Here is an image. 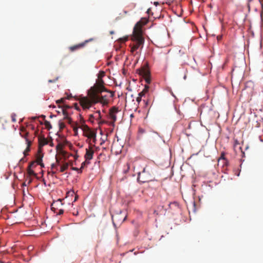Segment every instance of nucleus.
Returning <instances> with one entry per match:
<instances>
[{"label": "nucleus", "mask_w": 263, "mask_h": 263, "mask_svg": "<svg viewBox=\"0 0 263 263\" xmlns=\"http://www.w3.org/2000/svg\"><path fill=\"white\" fill-rule=\"evenodd\" d=\"M108 95H103V92H91L88 95V97H82L80 100V103L83 109H89L92 105L100 103L103 105H107L109 99L114 97V92L107 89Z\"/></svg>", "instance_id": "1"}, {"label": "nucleus", "mask_w": 263, "mask_h": 263, "mask_svg": "<svg viewBox=\"0 0 263 263\" xmlns=\"http://www.w3.org/2000/svg\"><path fill=\"white\" fill-rule=\"evenodd\" d=\"M146 24V22H142L141 21L138 22L134 26L133 35L131 40L133 43L130 44V52L134 54L135 52L138 49L142 48L144 43V38L143 36V31L142 27Z\"/></svg>", "instance_id": "2"}, {"label": "nucleus", "mask_w": 263, "mask_h": 263, "mask_svg": "<svg viewBox=\"0 0 263 263\" xmlns=\"http://www.w3.org/2000/svg\"><path fill=\"white\" fill-rule=\"evenodd\" d=\"M154 174L153 169L149 166H145L142 172H139L137 180L144 183L154 180Z\"/></svg>", "instance_id": "3"}, {"label": "nucleus", "mask_w": 263, "mask_h": 263, "mask_svg": "<svg viewBox=\"0 0 263 263\" xmlns=\"http://www.w3.org/2000/svg\"><path fill=\"white\" fill-rule=\"evenodd\" d=\"M104 81L102 79H98L96 83L94 85L90 88L88 90L87 95L91 92H103L104 91H107V89L104 87Z\"/></svg>", "instance_id": "4"}, {"label": "nucleus", "mask_w": 263, "mask_h": 263, "mask_svg": "<svg viewBox=\"0 0 263 263\" xmlns=\"http://www.w3.org/2000/svg\"><path fill=\"white\" fill-rule=\"evenodd\" d=\"M63 199H59L54 201L51 205V210L55 214H63L64 209L63 208Z\"/></svg>", "instance_id": "5"}, {"label": "nucleus", "mask_w": 263, "mask_h": 263, "mask_svg": "<svg viewBox=\"0 0 263 263\" xmlns=\"http://www.w3.org/2000/svg\"><path fill=\"white\" fill-rule=\"evenodd\" d=\"M59 108L60 110H57V112L58 114L61 113V112L63 113L64 115V120H67L68 123L69 124H71L72 120L69 117V112L67 111L68 109L70 108V106L67 105H64L63 106H59Z\"/></svg>", "instance_id": "6"}, {"label": "nucleus", "mask_w": 263, "mask_h": 263, "mask_svg": "<svg viewBox=\"0 0 263 263\" xmlns=\"http://www.w3.org/2000/svg\"><path fill=\"white\" fill-rule=\"evenodd\" d=\"M139 74L141 75L145 80L147 84L151 83V73L147 67H142L139 69Z\"/></svg>", "instance_id": "7"}, {"label": "nucleus", "mask_w": 263, "mask_h": 263, "mask_svg": "<svg viewBox=\"0 0 263 263\" xmlns=\"http://www.w3.org/2000/svg\"><path fill=\"white\" fill-rule=\"evenodd\" d=\"M93 154L94 151L92 149L91 144H90L89 147L88 148H86V153L84 156L86 163L90 164V160L93 158Z\"/></svg>", "instance_id": "8"}, {"label": "nucleus", "mask_w": 263, "mask_h": 263, "mask_svg": "<svg viewBox=\"0 0 263 263\" xmlns=\"http://www.w3.org/2000/svg\"><path fill=\"white\" fill-rule=\"evenodd\" d=\"M80 116V121L79 123L77 122H71V126L73 127V130L76 133L79 128H81L82 130L83 129V127L84 125H86L85 124V120L83 119L81 115Z\"/></svg>", "instance_id": "9"}, {"label": "nucleus", "mask_w": 263, "mask_h": 263, "mask_svg": "<svg viewBox=\"0 0 263 263\" xmlns=\"http://www.w3.org/2000/svg\"><path fill=\"white\" fill-rule=\"evenodd\" d=\"M83 130L84 132V135L88 138H92L96 139V134L92 131L87 125H84Z\"/></svg>", "instance_id": "10"}, {"label": "nucleus", "mask_w": 263, "mask_h": 263, "mask_svg": "<svg viewBox=\"0 0 263 263\" xmlns=\"http://www.w3.org/2000/svg\"><path fill=\"white\" fill-rule=\"evenodd\" d=\"M88 40H86L85 42L80 43L79 44L72 46L69 47V49L71 52H73L75 50L80 49L85 46L86 44L88 42Z\"/></svg>", "instance_id": "11"}, {"label": "nucleus", "mask_w": 263, "mask_h": 263, "mask_svg": "<svg viewBox=\"0 0 263 263\" xmlns=\"http://www.w3.org/2000/svg\"><path fill=\"white\" fill-rule=\"evenodd\" d=\"M121 215H111L112 221L114 224H115V223L122 222L123 221L125 220V219L126 218V216L121 217V218H120L119 217Z\"/></svg>", "instance_id": "12"}, {"label": "nucleus", "mask_w": 263, "mask_h": 263, "mask_svg": "<svg viewBox=\"0 0 263 263\" xmlns=\"http://www.w3.org/2000/svg\"><path fill=\"white\" fill-rule=\"evenodd\" d=\"M118 111V109L116 107H112L109 111V116L111 119H112L113 123L115 122L117 120L116 114Z\"/></svg>", "instance_id": "13"}, {"label": "nucleus", "mask_w": 263, "mask_h": 263, "mask_svg": "<svg viewBox=\"0 0 263 263\" xmlns=\"http://www.w3.org/2000/svg\"><path fill=\"white\" fill-rule=\"evenodd\" d=\"M43 157V154L41 152V150L39 149L36 155V162L42 167H44V164L42 162V158Z\"/></svg>", "instance_id": "14"}, {"label": "nucleus", "mask_w": 263, "mask_h": 263, "mask_svg": "<svg viewBox=\"0 0 263 263\" xmlns=\"http://www.w3.org/2000/svg\"><path fill=\"white\" fill-rule=\"evenodd\" d=\"M20 134L22 138H24L25 139L26 142L31 141L28 139L29 133L26 132L25 127H21Z\"/></svg>", "instance_id": "15"}, {"label": "nucleus", "mask_w": 263, "mask_h": 263, "mask_svg": "<svg viewBox=\"0 0 263 263\" xmlns=\"http://www.w3.org/2000/svg\"><path fill=\"white\" fill-rule=\"evenodd\" d=\"M91 117L96 120H99L101 118L100 111L97 110L94 114H91Z\"/></svg>", "instance_id": "16"}, {"label": "nucleus", "mask_w": 263, "mask_h": 263, "mask_svg": "<svg viewBox=\"0 0 263 263\" xmlns=\"http://www.w3.org/2000/svg\"><path fill=\"white\" fill-rule=\"evenodd\" d=\"M149 86L148 85H145L144 89L139 93V96L141 97L144 96L146 93L147 92Z\"/></svg>", "instance_id": "17"}, {"label": "nucleus", "mask_w": 263, "mask_h": 263, "mask_svg": "<svg viewBox=\"0 0 263 263\" xmlns=\"http://www.w3.org/2000/svg\"><path fill=\"white\" fill-rule=\"evenodd\" d=\"M26 144H27V147L23 153L25 156H27L28 155L27 153L30 151V146L31 145V141L26 142Z\"/></svg>", "instance_id": "18"}, {"label": "nucleus", "mask_w": 263, "mask_h": 263, "mask_svg": "<svg viewBox=\"0 0 263 263\" xmlns=\"http://www.w3.org/2000/svg\"><path fill=\"white\" fill-rule=\"evenodd\" d=\"M57 149L59 152V153H60L62 155H64L65 152L63 150V146L61 144L59 143L57 145Z\"/></svg>", "instance_id": "19"}, {"label": "nucleus", "mask_w": 263, "mask_h": 263, "mask_svg": "<svg viewBox=\"0 0 263 263\" xmlns=\"http://www.w3.org/2000/svg\"><path fill=\"white\" fill-rule=\"evenodd\" d=\"M68 196H74V201H76L78 198V196L76 195L73 191H70L67 193Z\"/></svg>", "instance_id": "20"}, {"label": "nucleus", "mask_w": 263, "mask_h": 263, "mask_svg": "<svg viewBox=\"0 0 263 263\" xmlns=\"http://www.w3.org/2000/svg\"><path fill=\"white\" fill-rule=\"evenodd\" d=\"M68 164L67 163H65L63 164L61 166L60 171L61 172H64L65 170H66L68 168Z\"/></svg>", "instance_id": "21"}, {"label": "nucleus", "mask_w": 263, "mask_h": 263, "mask_svg": "<svg viewBox=\"0 0 263 263\" xmlns=\"http://www.w3.org/2000/svg\"><path fill=\"white\" fill-rule=\"evenodd\" d=\"M130 168V164L129 163H127L124 166V168L123 172L124 173H127Z\"/></svg>", "instance_id": "22"}, {"label": "nucleus", "mask_w": 263, "mask_h": 263, "mask_svg": "<svg viewBox=\"0 0 263 263\" xmlns=\"http://www.w3.org/2000/svg\"><path fill=\"white\" fill-rule=\"evenodd\" d=\"M44 125L45 127L48 129H50V128H52L51 125L50 124V122L48 121H45Z\"/></svg>", "instance_id": "23"}, {"label": "nucleus", "mask_w": 263, "mask_h": 263, "mask_svg": "<svg viewBox=\"0 0 263 263\" xmlns=\"http://www.w3.org/2000/svg\"><path fill=\"white\" fill-rule=\"evenodd\" d=\"M27 173L30 176H35V174L31 168H27Z\"/></svg>", "instance_id": "24"}, {"label": "nucleus", "mask_w": 263, "mask_h": 263, "mask_svg": "<svg viewBox=\"0 0 263 263\" xmlns=\"http://www.w3.org/2000/svg\"><path fill=\"white\" fill-rule=\"evenodd\" d=\"M59 126L60 130H62L64 129L65 127V124L64 122H62L61 121H60L59 122Z\"/></svg>", "instance_id": "25"}, {"label": "nucleus", "mask_w": 263, "mask_h": 263, "mask_svg": "<svg viewBox=\"0 0 263 263\" xmlns=\"http://www.w3.org/2000/svg\"><path fill=\"white\" fill-rule=\"evenodd\" d=\"M48 143V142L46 139L45 138L43 139V140L40 139V145H44Z\"/></svg>", "instance_id": "26"}, {"label": "nucleus", "mask_w": 263, "mask_h": 263, "mask_svg": "<svg viewBox=\"0 0 263 263\" xmlns=\"http://www.w3.org/2000/svg\"><path fill=\"white\" fill-rule=\"evenodd\" d=\"M105 72L103 71H101L98 74V79H102L103 77L105 76Z\"/></svg>", "instance_id": "27"}, {"label": "nucleus", "mask_w": 263, "mask_h": 263, "mask_svg": "<svg viewBox=\"0 0 263 263\" xmlns=\"http://www.w3.org/2000/svg\"><path fill=\"white\" fill-rule=\"evenodd\" d=\"M65 100V99L64 98H61L59 100H57L56 103L59 105V104L61 103H64Z\"/></svg>", "instance_id": "28"}, {"label": "nucleus", "mask_w": 263, "mask_h": 263, "mask_svg": "<svg viewBox=\"0 0 263 263\" xmlns=\"http://www.w3.org/2000/svg\"><path fill=\"white\" fill-rule=\"evenodd\" d=\"M260 4L261 6V10L260 12L261 16H263V0H259Z\"/></svg>", "instance_id": "29"}, {"label": "nucleus", "mask_w": 263, "mask_h": 263, "mask_svg": "<svg viewBox=\"0 0 263 263\" xmlns=\"http://www.w3.org/2000/svg\"><path fill=\"white\" fill-rule=\"evenodd\" d=\"M71 169L72 170H73V171H77L79 174H80V173H81L82 172V171L81 170V169L78 168L76 167H72Z\"/></svg>", "instance_id": "30"}, {"label": "nucleus", "mask_w": 263, "mask_h": 263, "mask_svg": "<svg viewBox=\"0 0 263 263\" xmlns=\"http://www.w3.org/2000/svg\"><path fill=\"white\" fill-rule=\"evenodd\" d=\"M20 222L18 221L17 220H11V221H10L8 222V224H10V225H12L14 223H19Z\"/></svg>", "instance_id": "31"}, {"label": "nucleus", "mask_w": 263, "mask_h": 263, "mask_svg": "<svg viewBox=\"0 0 263 263\" xmlns=\"http://www.w3.org/2000/svg\"><path fill=\"white\" fill-rule=\"evenodd\" d=\"M89 164H87V163H86V160H85V161H84L83 162H82V163L81 164V167L80 168V169H81V170L82 171V169L85 167V166L86 165H88Z\"/></svg>", "instance_id": "32"}, {"label": "nucleus", "mask_w": 263, "mask_h": 263, "mask_svg": "<svg viewBox=\"0 0 263 263\" xmlns=\"http://www.w3.org/2000/svg\"><path fill=\"white\" fill-rule=\"evenodd\" d=\"M58 80V77L55 78V79L53 80H49L48 82L49 83H54Z\"/></svg>", "instance_id": "33"}, {"label": "nucleus", "mask_w": 263, "mask_h": 263, "mask_svg": "<svg viewBox=\"0 0 263 263\" xmlns=\"http://www.w3.org/2000/svg\"><path fill=\"white\" fill-rule=\"evenodd\" d=\"M11 118H12V121L13 122H16V119H15V114H12L11 115Z\"/></svg>", "instance_id": "34"}, {"label": "nucleus", "mask_w": 263, "mask_h": 263, "mask_svg": "<svg viewBox=\"0 0 263 263\" xmlns=\"http://www.w3.org/2000/svg\"><path fill=\"white\" fill-rule=\"evenodd\" d=\"M0 218H4L5 219L8 220L9 219V217L8 215L6 216V217H3V215H0Z\"/></svg>", "instance_id": "35"}, {"label": "nucleus", "mask_w": 263, "mask_h": 263, "mask_svg": "<svg viewBox=\"0 0 263 263\" xmlns=\"http://www.w3.org/2000/svg\"><path fill=\"white\" fill-rule=\"evenodd\" d=\"M142 97H141V96H139L137 98V99H136V101H137V102H138V103H140V101H141V98H142Z\"/></svg>", "instance_id": "36"}, {"label": "nucleus", "mask_w": 263, "mask_h": 263, "mask_svg": "<svg viewBox=\"0 0 263 263\" xmlns=\"http://www.w3.org/2000/svg\"><path fill=\"white\" fill-rule=\"evenodd\" d=\"M128 40V37H124V38H122V39H121L120 40L122 41V42H125L126 41H127Z\"/></svg>", "instance_id": "37"}, {"label": "nucleus", "mask_w": 263, "mask_h": 263, "mask_svg": "<svg viewBox=\"0 0 263 263\" xmlns=\"http://www.w3.org/2000/svg\"><path fill=\"white\" fill-rule=\"evenodd\" d=\"M139 132L141 134H143L145 132V130L143 129L140 128L139 129Z\"/></svg>", "instance_id": "38"}, {"label": "nucleus", "mask_w": 263, "mask_h": 263, "mask_svg": "<svg viewBox=\"0 0 263 263\" xmlns=\"http://www.w3.org/2000/svg\"><path fill=\"white\" fill-rule=\"evenodd\" d=\"M95 119L93 118V117H91V115H89V120L91 122H93V120Z\"/></svg>", "instance_id": "39"}, {"label": "nucleus", "mask_w": 263, "mask_h": 263, "mask_svg": "<svg viewBox=\"0 0 263 263\" xmlns=\"http://www.w3.org/2000/svg\"><path fill=\"white\" fill-rule=\"evenodd\" d=\"M34 164V162H31L29 165V166H28V168H31L32 167V166Z\"/></svg>", "instance_id": "40"}, {"label": "nucleus", "mask_w": 263, "mask_h": 263, "mask_svg": "<svg viewBox=\"0 0 263 263\" xmlns=\"http://www.w3.org/2000/svg\"><path fill=\"white\" fill-rule=\"evenodd\" d=\"M220 159H225V158H224V154L223 153H222L221 154V156H220Z\"/></svg>", "instance_id": "41"}, {"label": "nucleus", "mask_w": 263, "mask_h": 263, "mask_svg": "<svg viewBox=\"0 0 263 263\" xmlns=\"http://www.w3.org/2000/svg\"><path fill=\"white\" fill-rule=\"evenodd\" d=\"M144 102L145 103V106H147L148 105V100H143Z\"/></svg>", "instance_id": "42"}, {"label": "nucleus", "mask_w": 263, "mask_h": 263, "mask_svg": "<svg viewBox=\"0 0 263 263\" xmlns=\"http://www.w3.org/2000/svg\"><path fill=\"white\" fill-rule=\"evenodd\" d=\"M56 162L58 165L60 164V160L57 157H56Z\"/></svg>", "instance_id": "43"}, {"label": "nucleus", "mask_w": 263, "mask_h": 263, "mask_svg": "<svg viewBox=\"0 0 263 263\" xmlns=\"http://www.w3.org/2000/svg\"><path fill=\"white\" fill-rule=\"evenodd\" d=\"M186 72H187V71L186 70V72H185V73L184 74V77H183V79H184V80H186Z\"/></svg>", "instance_id": "44"}, {"label": "nucleus", "mask_w": 263, "mask_h": 263, "mask_svg": "<svg viewBox=\"0 0 263 263\" xmlns=\"http://www.w3.org/2000/svg\"><path fill=\"white\" fill-rule=\"evenodd\" d=\"M54 167H55V164H52L51 165V167L53 168H54Z\"/></svg>", "instance_id": "45"}, {"label": "nucleus", "mask_w": 263, "mask_h": 263, "mask_svg": "<svg viewBox=\"0 0 263 263\" xmlns=\"http://www.w3.org/2000/svg\"><path fill=\"white\" fill-rule=\"evenodd\" d=\"M110 33L111 34H114V31H110Z\"/></svg>", "instance_id": "46"}, {"label": "nucleus", "mask_w": 263, "mask_h": 263, "mask_svg": "<svg viewBox=\"0 0 263 263\" xmlns=\"http://www.w3.org/2000/svg\"><path fill=\"white\" fill-rule=\"evenodd\" d=\"M50 107H51V106H52V107H53V108H55V105H50Z\"/></svg>", "instance_id": "47"}, {"label": "nucleus", "mask_w": 263, "mask_h": 263, "mask_svg": "<svg viewBox=\"0 0 263 263\" xmlns=\"http://www.w3.org/2000/svg\"><path fill=\"white\" fill-rule=\"evenodd\" d=\"M21 161H24V159H23V158H22V159H21Z\"/></svg>", "instance_id": "48"}, {"label": "nucleus", "mask_w": 263, "mask_h": 263, "mask_svg": "<svg viewBox=\"0 0 263 263\" xmlns=\"http://www.w3.org/2000/svg\"><path fill=\"white\" fill-rule=\"evenodd\" d=\"M104 122V121H102V122H99V123L100 124V123H103Z\"/></svg>", "instance_id": "49"}, {"label": "nucleus", "mask_w": 263, "mask_h": 263, "mask_svg": "<svg viewBox=\"0 0 263 263\" xmlns=\"http://www.w3.org/2000/svg\"><path fill=\"white\" fill-rule=\"evenodd\" d=\"M158 4V2H155V5H157Z\"/></svg>", "instance_id": "50"}, {"label": "nucleus", "mask_w": 263, "mask_h": 263, "mask_svg": "<svg viewBox=\"0 0 263 263\" xmlns=\"http://www.w3.org/2000/svg\"><path fill=\"white\" fill-rule=\"evenodd\" d=\"M96 140V139L95 140L94 139H93V142H95Z\"/></svg>", "instance_id": "51"}, {"label": "nucleus", "mask_w": 263, "mask_h": 263, "mask_svg": "<svg viewBox=\"0 0 263 263\" xmlns=\"http://www.w3.org/2000/svg\"><path fill=\"white\" fill-rule=\"evenodd\" d=\"M76 109H78V107H77V104H76Z\"/></svg>", "instance_id": "52"}, {"label": "nucleus", "mask_w": 263, "mask_h": 263, "mask_svg": "<svg viewBox=\"0 0 263 263\" xmlns=\"http://www.w3.org/2000/svg\"><path fill=\"white\" fill-rule=\"evenodd\" d=\"M124 13H125V14H126V13H127V11H124Z\"/></svg>", "instance_id": "53"}]
</instances>
